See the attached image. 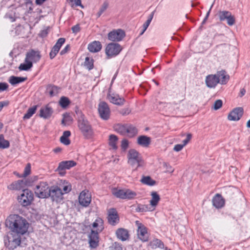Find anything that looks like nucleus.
<instances>
[{"label": "nucleus", "mask_w": 250, "mask_h": 250, "mask_svg": "<svg viewBox=\"0 0 250 250\" xmlns=\"http://www.w3.org/2000/svg\"><path fill=\"white\" fill-rule=\"evenodd\" d=\"M63 194L61 188L58 186H51L48 190L47 198L50 197L53 202L60 203L63 200Z\"/></svg>", "instance_id": "7"}, {"label": "nucleus", "mask_w": 250, "mask_h": 250, "mask_svg": "<svg viewBox=\"0 0 250 250\" xmlns=\"http://www.w3.org/2000/svg\"><path fill=\"white\" fill-rule=\"evenodd\" d=\"M124 189H119L113 192L114 195L118 198L125 199Z\"/></svg>", "instance_id": "43"}, {"label": "nucleus", "mask_w": 250, "mask_h": 250, "mask_svg": "<svg viewBox=\"0 0 250 250\" xmlns=\"http://www.w3.org/2000/svg\"><path fill=\"white\" fill-rule=\"evenodd\" d=\"M213 5V4H212L211 5V6H210V8H209V10H208V12L207 13V14H206V16H205V17L204 19L203 20V21H202V23H201V24H202V25H203V24H204L206 23V21H207V19H208V17L209 15V14H210V11H211V8H212V7Z\"/></svg>", "instance_id": "60"}, {"label": "nucleus", "mask_w": 250, "mask_h": 250, "mask_svg": "<svg viewBox=\"0 0 250 250\" xmlns=\"http://www.w3.org/2000/svg\"><path fill=\"white\" fill-rule=\"evenodd\" d=\"M125 31L120 29L113 30L108 34V39L112 42H120L125 37Z\"/></svg>", "instance_id": "12"}, {"label": "nucleus", "mask_w": 250, "mask_h": 250, "mask_svg": "<svg viewBox=\"0 0 250 250\" xmlns=\"http://www.w3.org/2000/svg\"><path fill=\"white\" fill-rule=\"evenodd\" d=\"M31 170V166L30 164H28L26 167L24 168V172L22 175V176L25 177L28 176L30 173Z\"/></svg>", "instance_id": "51"}, {"label": "nucleus", "mask_w": 250, "mask_h": 250, "mask_svg": "<svg viewBox=\"0 0 250 250\" xmlns=\"http://www.w3.org/2000/svg\"><path fill=\"white\" fill-rule=\"evenodd\" d=\"M10 144L8 141L4 138L2 134H0V148L5 149L9 147Z\"/></svg>", "instance_id": "40"}, {"label": "nucleus", "mask_w": 250, "mask_h": 250, "mask_svg": "<svg viewBox=\"0 0 250 250\" xmlns=\"http://www.w3.org/2000/svg\"><path fill=\"white\" fill-rule=\"evenodd\" d=\"M33 200V193L28 189H23L22 193L18 197L19 202L23 207L30 205Z\"/></svg>", "instance_id": "6"}, {"label": "nucleus", "mask_w": 250, "mask_h": 250, "mask_svg": "<svg viewBox=\"0 0 250 250\" xmlns=\"http://www.w3.org/2000/svg\"><path fill=\"white\" fill-rule=\"evenodd\" d=\"M65 41V40L64 38H59L54 46L57 47L58 49L60 50V48H61L62 44L64 43Z\"/></svg>", "instance_id": "49"}, {"label": "nucleus", "mask_w": 250, "mask_h": 250, "mask_svg": "<svg viewBox=\"0 0 250 250\" xmlns=\"http://www.w3.org/2000/svg\"><path fill=\"white\" fill-rule=\"evenodd\" d=\"M104 221L101 218H98L92 224L93 228H97L95 230L98 232H101L104 229Z\"/></svg>", "instance_id": "31"}, {"label": "nucleus", "mask_w": 250, "mask_h": 250, "mask_svg": "<svg viewBox=\"0 0 250 250\" xmlns=\"http://www.w3.org/2000/svg\"><path fill=\"white\" fill-rule=\"evenodd\" d=\"M150 138L145 135L140 136L137 139L138 144L143 147H148L150 145Z\"/></svg>", "instance_id": "28"}, {"label": "nucleus", "mask_w": 250, "mask_h": 250, "mask_svg": "<svg viewBox=\"0 0 250 250\" xmlns=\"http://www.w3.org/2000/svg\"><path fill=\"white\" fill-rule=\"evenodd\" d=\"M27 78L12 76L10 77L9 82L12 85H15L24 82Z\"/></svg>", "instance_id": "33"}, {"label": "nucleus", "mask_w": 250, "mask_h": 250, "mask_svg": "<svg viewBox=\"0 0 250 250\" xmlns=\"http://www.w3.org/2000/svg\"><path fill=\"white\" fill-rule=\"evenodd\" d=\"M98 111L100 117L104 120H107L109 118L110 110L108 105L105 102H101L98 105Z\"/></svg>", "instance_id": "11"}, {"label": "nucleus", "mask_w": 250, "mask_h": 250, "mask_svg": "<svg viewBox=\"0 0 250 250\" xmlns=\"http://www.w3.org/2000/svg\"><path fill=\"white\" fill-rule=\"evenodd\" d=\"M63 118L62 121V124H63V125H66V122H70L72 121V119L69 114L66 113L65 114H63Z\"/></svg>", "instance_id": "45"}, {"label": "nucleus", "mask_w": 250, "mask_h": 250, "mask_svg": "<svg viewBox=\"0 0 250 250\" xmlns=\"http://www.w3.org/2000/svg\"><path fill=\"white\" fill-rule=\"evenodd\" d=\"M24 4L26 5V7L28 8V12L29 13H32L33 8V2L31 0H25Z\"/></svg>", "instance_id": "46"}, {"label": "nucleus", "mask_w": 250, "mask_h": 250, "mask_svg": "<svg viewBox=\"0 0 250 250\" xmlns=\"http://www.w3.org/2000/svg\"><path fill=\"white\" fill-rule=\"evenodd\" d=\"M216 75L217 77L219 78V83L221 84H226L229 79V75L227 74L226 71L224 70L218 71Z\"/></svg>", "instance_id": "26"}, {"label": "nucleus", "mask_w": 250, "mask_h": 250, "mask_svg": "<svg viewBox=\"0 0 250 250\" xmlns=\"http://www.w3.org/2000/svg\"><path fill=\"white\" fill-rule=\"evenodd\" d=\"M60 141L62 143L66 146L69 145L70 144V140L68 138H65L62 136L60 138Z\"/></svg>", "instance_id": "55"}, {"label": "nucleus", "mask_w": 250, "mask_h": 250, "mask_svg": "<svg viewBox=\"0 0 250 250\" xmlns=\"http://www.w3.org/2000/svg\"><path fill=\"white\" fill-rule=\"evenodd\" d=\"M71 30L73 33L77 34V33L79 32L81 30V27L80 26V25L79 24H77L72 26L71 28Z\"/></svg>", "instance_id": "56"}, {"label": "nucleus", "mask_w": 250, "mask_h": 250, "mask_svg": "<svg viewBox=\"0 0 250 250\" xmlns=\"http://www.w3.org/2000/svg\"><path fill=\"white\" fill-rule=\"evenodd\" d=\"M141 182L144 184L152 186L155 185L156 181L153 180L150 176H143Z\"/></svg>", "instance_id": "36"}, {"label": "nucleus", "mask_w": 250, "mask_h": 250, "mask_svg": "<svg viewBox=\"0 0 250 250\" xmlns=\"http://www.w3.org/2000/svg\"><path fill=\"white\" fill-rule=\"evenodd\" d=\"M25 187L24 180H18L13 182L11 184L7 186L8 189L12 190H20L21 189H24Z\"/></svg>", "instance_id": "23"}, {"label": "nucleus", "mask_w": 250, "mask_h": 250, "mask_svg": "<svg viewBox=\"0 0 250 250\" xmlns=\"http://www.w3.org/2000/svg\"><path fill=\"white\" fill-rule=\"evenodd\" d=\"M130 112V110L128 108H125L121 110L120 113L123 115L128 114Z\"/></svg>", "instance_id": "62"}, {"label": "nucleus", "mask_w": 250, "mask_h": 250, "mask_svg": "<svg viewBox=\"0 0 250 250\" xmlns=\"http://www.w3.org/2000/svg\"><path fill=\"white\" fill-rule=\"evenodd\" d=\"M219 80L216 75H209L206 77V83L209 88H214L219 83Z\"/></svg>", "instance_id": "21"}, {"label": "nucleus", "mask_w": 250, "mask_h": 250, "mask_svg": "<svg viewBox=\"0 0 250 250\" xmlns=\"http://www.w3.org/2000/svg\"><path fill=\"white\" fill-rule=\"evenodd\" d=\"M53 113V109L49 104L42 107L40 110L39 116L40 117L46 119L49 118Z\"/></svg>", "instance_id": "19"}, {"label": "nucleus", "mask_w": 250, "mask_h": 250, "mask_svg": "<svg viewBox=\"0 0 250 250\" xmlns=\"http://www.w3.org/2000/svg\"><path fill=\"white\" fill-rule=\"evenodd\" d=\"M117 238L122 241H125L129 238V234L127 229L124 228L118 229L116 231Z\"/></svg>", "instance_id": "25"}, {"label": "nucleus", "mask_w": 250, "mask_h": 250, "mask_svg": "<svg viewBox=\"0 0 250 250\" xmlns=\"http://www.w3.org/2000/svg\"><path fill=\"white\" fill-rule=\"evenodd\" d=\"M218 16L220 21H227V24L229 26H232L235 23V19L230 12L226 10L219 11Z\"/></svg>", "instance_id": "10"}, {"label": "nucleus", "mask_w": 250, "mask_h": 250, "mask_svg": "<svg viewBox=\"0 0 250 250\" xmlns=\"http://www.w3.org/2000/svg\"><path fill=\"white\" fill-rule=\"evenodd\" d=\"M48 34V29H44L41 31L40 33V36L42 38H44L47 36Z\"/></svg>", "instance_id": "61"}, {"label": "nucleus", "mask_w": 250, "mask_h": 250, "mask_svg": "<svg viewBox=\"0 0 250 250\" xmlns=\"http://www.w3.org/2000/svg\"><path fill=\"white\" fill-rule=\"evenodd\" d=\"M243 112L242 107L235 108L229 113L228 118L230 121H238L242 116Z\"/></svg>", "instance_id": "18"}, {"label": "nucleus", "mask_w": 250, "mask_h": 250, "mask_svg": "<svg viewBox=\"0 0 250 250\" xmlns=\"http://www.w3.org/2000/svg\"><path fill=\"white\" fill-rule=\"evenodd\" d=\"M102 47V45L100 42L94 41L88 45V49L90 52L96 53L100 51Z\"/></svg>", "instance_id": "27"}, {"label": "nucleus", "mask_w": 250, "mask_h": 250, "mask_svg": "<svg viewBox=\"0 0 250 250\" xmlns=\"http://www.w3.org/2000/svg\"><path fill=\"white\" fill-rule=\"evenodd\" d=\"M115 131L122 135H127L130 137H133L138 132L137 129L131 125L118 124L114 126Z\"/></svg>", "instance_id": "3"}, {"label": "nucleus", "mask_w": 250, "mask_h": 250, "mask_svg": "<svg viewBox=\"0 0 250 250\" xmlns=\"http://www.w3.org/2000/svg\"><path fill=\"white\" fill-rule=\"evenodd\" d=\"M33 64L32 62L30 61H27L26 59H25L24 62L21 63L19 67V69L20 70H24L27 71L29 70L31 67H32Z\"/></svg>", "instance_id": "35"}, {"label": "nucleus", "mask_w": 250, "mask_h": 250, "mask_svg": "<svg viewBox=\"0 0 250 250\" xmlns=\"http://www.w3.org/2000/svg\"><path fill=\"white\" fill-rule=\"evenodd\" d=\"M70 100L67 97L62 96L60 98L59 104L62 108H66L70 104Z\"/></svg>", "instance_id": "41"}, {"label": "nucleus", "mask_w": 250, "mask_h": 250, "mask_svg": "<svg viewBox=\"0 0 250 250\" xmlns=\"http://www.w3.org/2000/svg\"><path fill=\"white\" fill-rule=\"evenodd\" d=\"M79 201L80 205L83 207H87L91 202V196L88 193L82 191L79 197Z\"/></svg>", "instance_id": "22"}, {"label": "nucleus", "mask_w": 250, "mask_h": 250, "mask_svg": "<svg viewBox=\"0 0 250 250\" xmlns=\"http://www.w3.org/2000/svg\"><path fill=\"white\" fill-rule=\"evenodd\" d=\"M213 206L216 208H221L225 205V200L222 195L219 193L216 194L212 198Z\"/></svg>", "instance_id": "24"}, {"label": "nucleus", "mask_w": 250, "mask_h": 250, "mask_svg": "<svg viewBox=\"0 0 250 250\" xmlns=\"http://www.w3.org/2000/svg\"><path fill=\"white\" fill-rule=\"evenodd\" d=\"M150 247L153 249L159 248L161 249L164 248V244L163 242L158 239H154L151 241L149 243Z\"/></svg>", "instance_id": "32"}, {"label": "nucleus", "mask_w": 250, "mask_h": 250, "mask_svg": "<svg viewBox=\"0 0 250 250\" xmlns=\"http://www.w3.org/2000/svg\"><path fill=\"white\" fill-rule=\"evenodd\" d=\"M84 66L89 70L92 69L94 66L93 59L92 58L90 59L88 57H86L84 62Z\"/></svg>", "instance_id": "38"}, {"label": "nucleus", "mask_w": 250, "mask_h": 250, "mask_svg": "<svg viewBox=\"0 0 250 250\" xmlns=\"http://www.w3.org/2000/svg\"><path fill=\"white\" fill-rule=\"evenodd\" d=\"M110 250H122V245L118 242H114L110 247Z\"/></svg>", "instance_id": "48"}, {"label": "nucleus", "mask_w": 250, "mask_h": 250, "mask_svg": "<svg viewBox=\"0 0 250 250\" xmlns=\"http://www.w3.org/2000/svg\"><path fill=\"white\" fill-rule=\"evenodd\" d=\"M107 217L108 223L112 226H116L120 221V218L116 209L114 208H110L108 211Z\"/></svg>", "instance_id": "15"}, {"label": "nucleus", "mask_w": 250, "mask_h": 250, "mask_svg": "<svg viewBox=\"0 0 250 250\" xmlns=\"http://www.w3.org/2000/svg\"><path fill=\"white\" fill-rule=\"evenodd\" d=\"M108 5V3L106 2H104L102 5L99 10L104 13V11L107 8Z\"/></svg>", "instance_id": "64"}, {"label": "nucleus", "mask_w": 250, "mask_h": 250, "mask_svg": "<svg viewBox=\"0 0 250 250\" xmlns=\"http://www.w3.org/2000/svg\"><path fill=\"white\" fill-rule=\"evenodd\" d=\"M29 225L25 218L18 214L10 215L5 222L6 226L11 231L21 236L27 232Z\"/></svg>", "instance_id": "1"}, {"label": "nucleus", "mask_w": 250, "mask_h": 250, "mask_svg": "<svg viewBox=\"0 0 250 250\" xmlns=\"http://www.w3.org/2000/svg\"><path fill=\"white\" fill-rule=\"evenodd\" d=\"M127 158L128 163L132 167L137 168L143 163L141 154L134 149H131L128 151Z\"/></svg>", "instance_id": "5"}, {"label": "nucleus", "mask_w": 250, "mask_h": 250, "mask_svg": "<svg viewBox=\"0 0 250 250\" xmlns=\"http://www.w3.org/2000/svg\"><path fill=\"white\" fill-rule=\"evenodd\" d=\"M184 146H185L183 144L176 145L173 148V150L176 152L180 151L182 149Z\"/></svg>", "instance_id": "58"}, {"label": "nucleus", "mask_w": 250, "mask_h": 250, "mask_svg": "<svg viewBox=\"0 0 250 250\" xmlns=\"http://www.w3.org/2000/svg\"><path fill=\"white\" fill-rule=\"evenodd\" d=\"M100 232L91 229L90 233L88 236V242L90 248L95 249L99 246V233Z\"/></svg>", "instance_id": "16"}, {"label": "nucleus", "mask_w": 250, "mask_h": 250, "mask_svg": "<svg viewBox=\"0 0 250 250\" xmlns=\"http://www.w3.org/2000/svg\"><path fill=\"white\" fill-rule=\"evenodd\" d=\"M107 98L111 103L118 105H123L125 102L124 98L120 97L118 94L114 93L108 94Z\"/></svg>", "instance_id": "20"}, {"label": "nucleus", "mask_w": 250, "mask_h": 250, "mask_svg": "<svg viewBox=\"0 0 250 250\" xmlns=\"http://www.w3.org/2000/svg\"><path fill=\"white\" fill-rule=\"evenodd\" d=\"M42 57L41 52L39 50H35L34 49L30 50L26 54L25 59L33 63H37L38 62Z\"/></svg>", "instance_id": "17"}, {"label": "nucleus", "mask_w": 250, "mask_h": 250, "mask_svg": "<svg viewBox=\"0 0 250 250\" xmlns=\"http://www.w3.org/2000/svg\"><path fill=\"white\" fill-rule=\"evenodd\" d=\"M223 102L221 100H216L214 104L213 108L215 110H218L222 106Z\"/></svg>", "instance_id": "52"}, {"label": "nucleus", "mask_w": 250, "mask_h": 250, "mask_svg": "<svg viewBox=\"0 0 250 250\" xmlns=\"http://www.w3.org/2000/svg\"><path fill=\"white\" fill-rule=\"evenodd\" d=\"M136 210L138 212H144L148 210V207L147 205H139L137 208H136Z\"/></svg>", "instance_id": "50"}, {"label": "nucleus", "mask_w": 250, "mask_h": 250, "mask_svg": "<svg viewBox=\"0 0 250 250\" xmlns=\"http://www.w3.org/2000/svg\"><path fill=\"white\" fill-rule=\"evenodd\" d=\"M151 199L150 201V205L153 207H155L160 200L159 195L156 191L151 192Z\"/></svg>", "instance_id": "30"}, {"label": "nucleus", "mask_w": 250, "mask_h": 250, "mask_svg": "<svg viewBox=\"0 0 250 250\" xmlns=\"http://www.w3.org/2000/svg\"><path fill=\"white\" fill-rule=\"evenodd\" d=\"M8 87V84L6 83H0V91L6 90Z\"/></svg>", "instance_id": "57"}, {"label": "nucleus", "mask_w": 250, "mask_h": 250, "mask_svg": "<svg viewBox=\"0 0 250 250\" xmlns=\"http://www.w3.org/2000/svg\"><path fill=\"white\" fill-rule=\"evenodd\" d=\"M138 225L137 235L138 238L143 242H146L148 240V234L147 228L139 221H136Z\"/></svg>", "instance_id": "14"}, {"label": "nucleus", "mask_w": 250, "mask_h": 250, "mask_svg": "<svg viewBox=\"0 0 250 250\" xmlns=\"http://www.w3.org/2000/svg\"><path fill=\"white\" fill-rule=\"evenodd\" d=\"M25 186L30 187L34 185V183L38 180V176H33L27 179H23Z\"/></svg>", "instance_id": "39"}, {"label": "nucleus", "mask_w": 250, "mask_h": 250, "mask_svg": "<svg viewBox=\"0 0 250 250\" xmlns=\"http://www.w3.org/2000/svg\"><path fill=\"white\" fill-rule=\"evenodd\" d=\"M151 22L149 21V20H146V21L143 24V30L142 32L140 33V35H142L145 31L146 30L148 26L149 25Z\"/></svg>", "instance_id": "54"}, {"label": "nucleus", "mask_w": 250, "mask_h": 250, "mask_svg": "<svg viewBox=\"0 0 250 250\" xmlns=\"http://www.w3.org/2000/svg\"><path fill=\"white\" fill-rule=\"evenodd\" d=\"M49 187L45 182H41L34 188L35 194L39 198H47Z\"/></svg>", "instance_id": "9"}, {"label": "nucleus", "mask_w": 250, "mask_h": 250, "mask_svg": "<svg viewBox=\"0 0 250 250\" xmlns=\"http://www.w3.org/2000/svg\"><path fill=\"white\" fill-rule=\"evenodd\" d=\"M191 137L192 135L191 134H188L186 138L183 141V144L185 146L189 142Z\"/></svg>", "instance_id": "59"}, {"label": "nucleus", "mask_w": 250, "mask_h": 250, "mask_svg": "<svg viewBox=\"0 0 250 250\" xmlns=\"http://www.w3.org/2000/svg\"><path fill=\"white\" fill-rule=\"evenodd\" d=\"M122 50L121 45L118 43H108L105 47V53L107 59L112 58L117 56Z\"/></svg>", "instance_id": "8"}, {"label": "nucleus", "mask_w": 250, "mask_h": 250, "mask_svg": "<svg viewBox=\"0 0 250 250\" xmlns=\"http://www.w3.org/2000/svg\"><path fill=\"white\" fill-rule=\"evenodd\" d=\"M37 105H34L33 107L29 108L26 113L24 114L23 118V119H29L32 115L36 112L37 110Z\"/></svg>", "instance_id": "37"}, {"label": "nucleus", "mask_w": 250, "mask_h": 250, "mask_svg": "<svg viewBox=\"0 0 250 250\" xmlns=\"http://www.w3.org/2000/svg\"><path fill=\"white\" fill-rule=\"evenodd\" d=\"M125 199L130 200L133 199L137 195L135 192L130 189H125Z\"/></svg>", "instance_id": "42"}, {"label": "nucleus", "mask_w": 250, "mask_h": 250, "mask_svg": "<svg viewBox=\"0 0 250 250\" xmlns=\"http://www.w3.org/2000/svg\"><path fill=\"white\" fill-rule=\"evenodd\" d=\"M70 48L69 45H67L60 52V55H63L66 53L69 50Z\"/></svg>", "instance_id": "63"}, {"label": "nucleus", "mask_w": 250, "mask_h": 250, "mask_svg": "<svg viewBox=\"0 0 250 250\" xmlns=\"http://www.w3.org/2000/svg\"><path fill=\"white\" fill-rule=\"evenodd\" d=\"M118 141V137L117 136L111 134L109 137V145L112 147L113 149H117V142Z\"/></svg>", "instance_id": "34"}, {"label": "nucleus", "mask_w": 250, "mask_h": 250, "mask_svg": "<svg viewBox=\"0 0 250 250\" xmlns=\"http://www.w3.org/2000/svg\"><path fill=\"white\" fill-rule=\"evenodd\" d=\"M65 183H66V185L63 186L62 190L64 193H67L71 190V185L70 184L65 182V181H64L63 184H64Z\"/></svg>", "instance_id": "47"}, {"label": "nucleus", "mask_w": 250, "mask_h": 250, "mask_svg": "<svg viewBox=\"0 0 250 250\" xmlns=\"http://www.w3.org/2000/svg\"><path fill=\"white\" fill-rule=\"evenodd\" d=\"M76 163L73 160L64 161L60 162L57 169L60 175L63 176L65 174V170L75 166Z\"/></svg>", "instance_id": "13"}, {"label": "nucleus", "mask_w": 250, "mask_h": 250, "mask_svg": "<svg viewBox=\"0 0 250 250\" xmlns=\"http://www.w3.org/2000/svg\"><path fill=\"white\" fill-rule=\"evenodd\" d=\"M60 49H58L57 47L53 46V47L51 48V51L49 53V57L50 59H54L57 54L58 53Z\"/></svg>", "instance_id": "44"}, {"label": "nucleus", "mask_w": 250, "mask_h": 250, "mask_svg": "<svg viewBox=\"0 0 250 250\" xmlns=\"http://www.w3.org/2000/svg\"><path fill=\"white\" fill-rule=\"evenodd\" d=\"M60 88L54 84H49L46 86V92L50 97L56 96L59 92Z\"/></svg>", "instance_id": "29"}, {"label": "nucleus", "mask_w": 250, "mask_h": 250, "mask_svg": "<svg viewBox=\"0 0 250 250\" xmlns=\"http://www.w3.org/2000/svg\"><path fill=\"white\" fill-rule=\"evenodd\" d=\"M121 148L123 150H126L128 146V141L126 139H123L121 142Z\"/></svg>", "instance_id": "53"}, {"label": "nucleus", "mask_w": 250, "mask_h": 250, "mask_svg": "<svg viewBox=\"0 0 250 250\" xmlns=\"http://www.w3.org/2000/svg\"><path fill=\"white\" fill-rule=\"evenodd\" d=\"M78 127L85 138L89 139L93 135V130L89 122L82 116L78 120Z\"/></svg>", "instance_id": "4"}, {"label": "nucleus", "mask_w": 250, "mask_h": 250, "mask_svg": "<svg viewBox=\"0 0 250 250\" xmlns=\"http://www.w3.org/2000/svg\"><path fill=\"white\" fill-rule=\"evenodd\" d=\"M21 236L11 231L3 237L4 246L9 250H13L20 246Z\"/></svg>", "instance_id": "2"}]
</instances>
